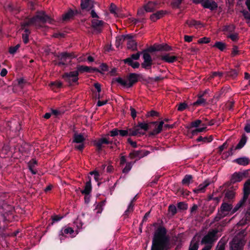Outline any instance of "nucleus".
Segmentation results:
<instances>
[{
    "label": "nucleus",
    "instance_id": "5fc2aeb1",
    "mask_svg": "<svg viewBox=\"0 0 250 250\" xmlns=\"http://www.w3.org/2000/svg\"><path fill=\"white\" fill-rule=\"evenodd\" d=\"M202 126H204V127L199 128H196L195 129L192 131L191 133L192 135H197L198 133L203 132L206 130L207 127L206 126V125L205 124H202Z\"/></svg>",
    "mask_w": 250,
    "mask_h": 250
},
{
    "label": "nucleus",
    "instance_id": "13d9d810",
    "mask_svg": "<svg viewBox=\"0 0 250 250\" xmlns=\"http://www.w3.org/2000/svg\"><path fill=\"white\" fill-rule=\"evenodd\" d=\"M168 210L172 216L174 215L177 213L176 207L174 205H170L168 207Z\"/></svg>",
    "mask_w": 250,
    "mask_h": 250
},
{
    "label": "nucleus",
    "instance_id": "052dcab7",
    "mask_svg": "<svg viewBox=\"0 0 250 250\" xmlns=\"http://www.w3.org/2000/svg\"><path fill=\"white\" fill-rule=\"evenodd\" d=\"M20 47V44H18L15 46H11L9 47V52L11 54H14L17 52V50L19 49Z\"/></svg>",
    "mask_w": 250,
    "mask_h": 250
},
{
    "label": "nucleus",
    "instance_id": "6e6552de",
    "mask_svg": "<svg viewBox=\"0 0 250 250\" xmlns=\"http://www.w3.org/2000/svg\"><path fill=\"white\" fill-rule=\"evenodd\" d=\"M232 208V205L231 204L227 203H223L221 206L220 209L218 210V213L217 216L215 217V221H219L222 217L226 215V212L229 211L231 212Z\"/></svg>",
    "mask_w": 250,
    "mask_h": 250
},
{
    "label": "nucleus",
    "instance_id": "e433bc0d",
    "mask_svg": "<svg viewBox=\"0 0 250 250\" xmlns=\"http://www.w3.org/2000/svg\"><path fill=\"white\" fill-rule=\"evenodd\" d=\"M235 29V26L233 24H229V25H224L223 27L222 28V31L224 32V34H226V33H233L234 32Z\"/></svg>",
    "mask_w": 250,
    "mask_h": 250
},
{
    "label": "nucleus",
    "instance_id": "a19ab883",
    "mask_svg": "<svg viewBox=\"0 0 250 250\" xmlns=\"http://www.w3.org/2000/svg\"><path fill=\"white\" fill-rule=\"evenodd\" d=\"M125 37L124 35H119L116 37L115 46L117 48H119L120 47V46L123 44V43L125 42Z\"/></svg>",
    "mask_w": 250,
    "mask_h": 250
},
{
    "label": "nucleus",
    "instance_id": "8fccbe9b",
    "mask_svg": "<svg viewBox=\"0 0 250 250\" xmlns=\"http://www.w3.org/2000/svg\"><path fill=\"white\" fill-rule=\"evenodd\" d=\"M226 44L221 42H216L213 45V47H216L221 51H223L226 49Z\"/></svg>",
    "mask_w": 250,
    "mask_h": 250
},
{
    "label": "nucleus",
    "instance_id": "ddd939ff",
    "mask_svg": "<svg viewBox=\"0 0 250 250\" xmlns=\"http://www.w3.org/2000/svg\"><path fill=\"white\" fill-rule=\"evenodd\" d=\"M76 71L78 72L79 74V73H93L94 72H97L102 73V71H101L100 69L96 67H92L91 66H88L86 65H77L76 67Z\"/></svg>",
    "mask_w": 250,
    "mask_h": 250
},
{
    "label": "nucleus",
    "instance_id": "a18cd8bd",
    "mask_svg": "<svg viewBox=\"0 0 250 250\" xmlns=\"http://www.w3.org/2000/svg\"><path fill=\"white\" fill-rule=\"evenodd\" d=\"M137 43L134 40L127 41V47L129 49H131L132 51L137 50Z\"/></svg>",
    "mask_w": 250,
    "mask_h": 250
},
{
    "label": "nucleus",
    "instance_id": "72a5a7b5",
    "mask_svg": "<svg viewBox=\"0 0 250 250\" xmlns=\"http://www.w3.org/2000/svg\"><path fill=\"white\" fill-rule=\"evenodd\" d=\"M92 7L93 5H91L90 0H81V7L82 9H87L89 10Z\"/></svg>",
    "mask_w": 250,
    "mask_h": 250
},
{
    "label": "nucleus",
    "instance_id": "c9c22d12",
    "mask_svg": "<svg viewBox=\"0 0 250 250\" xmlns=\"http://www.w3.org/2000/svg\"><path fill=\"white\" fill-rule=\"evenodd\" d=\"M10 194L8 192H0V205L3 202L10 203V201H8Z\"/></svg>",
    "mask_w": 250,
    "mask_h": 250
},
{
    "label": "nucleus",
    "instance_id": "aec40b11",
    "mask_svg": "<svg viewBox=\"0 0 250 250\" xmlns=\"http://www.w3.org/2000/svg\"><path fill=\"white\" fill-rule=\"evenodd\" d=\"M74 232V230L72 228L70 227H67V228H62L61 230L60 231L59 233V239L61 241V242L62 241V240L64 239V238L66 237V234H72Z\"/></svg>",
    "mask_w": 250,
    "mask_h": 250
},
{
    "label": "nucleus",
    "instance_id": "5701e85b",
    "mask_svg": "<svg viewBox=\"0 0 250 250\" xmlns=\"http://www.w3.org/2000/svg\"><path fill=\"white\" fill-rule=\"evenodd\" d=\"M166 11L164 10H159L157 11L156 13L152 14L150 17V20L153 21H156L157 20L160 19L163 17L166 14Z\"/></svg>",
    "mask_w": 250,
    "mask_h": 250
},
{
    "label": "nucleus",
    "instance_id": "58836bf2",
    "mask_svg": "<svg viewBox=\"0 0 250 250\" xmlns=\"http://www.w3.org/2000/svg\"><path fill=\"white\" fill-rule=\"evenodd\" d=\"M136 127H138L139 131H142V129L144 131H147L149 129V125L147 123L145 122H138V125H135Z\"/></svg>",
    "mask_w": 250,
    "mask_h": 250
},
{
    "label": "nucleus",
    "instance_id": "2f4dec72",
    "mask_svg": "<svg viewBox=\"0 0 250 250\" xmlns=\"http://www.w3.org/2000/svg\"><path fill=\"white\" fill-rule=\"evenodd\" d=\"M173 191L176 192V194L178 196H182L186 197L189 195V192L185 188H173Z\"/></svg>",
    "mask_w": 250,
    "mask_h": 250
},
{
    "label": "nucleus",
    "instance_id": "c756f323",
    "mask_svg": "<svg viewBox=\"0 0 250 250\" xmlns=\"http://www.w3.org/2000/svg\"><path fill=\"white\" fill-rule=\"evenodd\" d=\"M234 162L242 166H247L250 163V160L248 157H243L234 160Z\"/></svg>",
    "mask_w": 250,
    "mask_h": 250
},
{
    "label": "nucleus",
    "instance_id": "2eb2a0df",
    "mask_svg": "<svg viewBox=\"0 0 250 250\" xmlns=\"http://www.w3.org/2000/svg\"><path fill=\"white\" fill-rule=\"evenodd\" d=\"M150 153V152L146 150H133L131 151L129 154V157L133 159L136 157L141 159L145 156H147Z\"/></svg>",
    "mask_w": 250,
    "mask_h": 250
},
{
    "label": "nucleus",
    "instance_id": "a878e982",
    "mask_svg": "<svg viewBox=\"0 0 250 250\" xmlns=\"http://www.w3.org/2000/svg\"><path fill=\"white\" fill-rule=\"evenodd\" d=\"M128 136H135L137 135H144L145 133L142 131H139L138 127H136L135 126L133 128H130L128 129Z\"/></svg>",
    "mask_w": 250,
    "mask_h": 250
},
{
    "label": "nucleus",
    "instance_id": "4468645a",
    "mask_svg": "<svg viewBox=\"0 0 250 250\" xmlns=\"http://www.w3.org/2000/svg\"><path fill=\"white\" fill-rule=\"evenodd\" d=\"M144 62L141 63L142 68L145 69H150L152 64V60L150 55L146 52L143 54Z\"/></svg>",
    "mask_w": 250,
    "mask_h": 250
},
{
    "label": "nucleus",
    "instance_id": "412c9836",
    "mask_svg": "<svg viewBox=\"0 0 250 250\" xmlns=\"http://www.w3.org/2000/svg\"><path fill=\"white\" fill-rule=\"evenodd\" d=\"M85 138L83 135L82 133H78L75 132L73 136V143H84Z\"/></svg>",
    "mask_w": 250,
    "mask_h": 250
},
{
    "label": "nucleus",
    "instance_id": "ea45409f",
    "mask_svg": "<svg viewBox=\"0 0 250 250\" xmlns=\"http://www.w3.org/2000/svg\"><path fill=\"white\" fill-rule=\"evenodd\" d=\"M226 76L232 79H235L238 74V71L236 69H230L229 71L225 72Z\"/></svg>",
    "mask_w": 250,
    "mask_h": 250
},
{
    "label": "nucleus",
    "instance_id": "680f3d73",
    "mask_svg": "<svg viewBox=\"0 0 250 250\" xmlns=\"http://www.w3.org/2000/svg\"><path fill=\"white\" fill-rule=\"evenodd\" d=\"M177 110L179 111H183L188 107V104L186 103H181L177 105Z\"/></svg>",
    "mask_w": 250,
    "mask_h": 250
},
{
    "label": "nucleus",
    "instance_id": "4be33fe9",
    "mask_svg": "<svg viewBox=\"0 0 250 250\" xmlns=\"http://www.w3.org/2000/svg\"><path fill=\"white\" fill-rule=\"evenodd\" d=\"M157 5V2L149 1L146 4L144 5V8L146 12H151L155 9Z\"/></svg>",
    "mask_w": 250,
    "mask_h": 250
},
{
    "label": "nucleus",
    "instance_id": "49530a36",
    "mask_svg": "<svg viewBox=\"0 0 250 250\" xmlns=\"http://www.w3.org/2000/svg\"><path fill=\"white\" fill-rule=\"evenodd\" d=\"M250 194V188H243V195L240 201L245 204Z\"/></svg>",
    "mask_w": 250,
    "mask_h": 250
},
{
    "label": "nucleus",
    "instance_id": "3c124183",
    "mask_svg": "<svg viewBox=\"0 0 250 250\" xmlns=\"http://www.w3.org/2000/svg\"><path fill=\"white\" fill-rule=\"evenodd\" d=\"M245 205V204L243 203L242 201H240L234 207V208H232L231 211L230 213V215H232L235 213L236 211H237L239 208H240L241 207L244 206Z\"/></svg>",
    "mask_w": 250,
    "mask_h": 250
},
{
    "label": "nucleus",
    "instance_id": "39448f33",
    "mask_svg": "<svg viewBox=\"0 0 250 250\" xmlns=\"http://www.w3.org/2000/svg\"><path fill=\"white\" fill-rule=\"evenodd\" d=\"M62 78L69 86L79 84V73L76 70L64 72L62 75Z\"/></svg>",
    "mask_w": 250,
    "mask_h": 250
},
{
    "label": "nucleus",
    "instance_id": "9d476101",
    "mask_svg": "<svg viewBox=\"0 0 250 250\" xmlns=\"http://www.w3.org/2000/svg\"><path fill=\"white\" fill-rule=\"evenodd\" d=\"M220 188H214L212 194L208 196V200H213L215 201V205L212 207L210 213H212L215 209V206L219 203L222 197L223 191L221 190L219 191Z\"/></svg>",
    "mask_w": 250,
    "mask_h": 250
},
{
    "label": "nucleus",
    "instance_id": "20e7f679",
    "mask_svg": "<svg viewBox=\"0 0 250 250\" xmlns=\"http://www.w3.org/2000/svg\"><path fill=\"white\" fill-rule=\"evenodd\" d=\"M141 75L135 73H130L127 76L128 83L121 77L115 78L112 79V83H117L124 87L130 88L138 82Z\"/></svg>",
    "mask_w": 250,
    "mask_h": 250
},
{
    "label": "nucleus",
    "instance_id": "0eeeda50",
    "mask_svg": "<svg viewBox=\"0 0 250 250\" xmlns=\"http://www.w3.org/2000/svg\"><path fill=\"white\" fill-rule=\"evenodd\" d=\"M218 232V230L216 229H213L211 231H209L207 234L205 235L202 239V244H208L211 245L215 242L217 237H216V234Z\"/></svg>",
    "mask_w": 250,
    "mask_h": 250
},
{
    "label": "nucleus",
    "instance_id": "bf43d9fd",
    "mask_svg": "<svg viewBox=\"0 0 250 250\" xmlns=\"http://www.w3.org/2000/svg\"><path fill=\"white\" fill-rule=\"evenodd\" d=\"M133 209L134 208L132 207V204H129L127 209L125 211L124 214L123 215L125 218L127 217L129 213H130L131 212H132L133 211Z\"/></svg>",
    "mask_w": 250,
    "mask_h": 250
},
{
    "label": "nucleus",
    "instance_id": "c85d7f7f",
    "mask_svg": "<svg viewBox=\"0 0 250 250\" xmlns=\"http://www.w3.org/2000/svg\"><path fill=\"white\" fill-rule=\"evenodd\" d=\"M193 177L191 175L186 174L183 178L182 183L185 186H188L190 183L193 182Z\"/></svg>",
    "mask_w": 250,
    "mask_h": 250
},
{
    "label": "nucleus",
    "instance_id": "bb28decb",
    "mask_svg": "<svg viewBox=\"0 0 250 250\" xmlns=\"http://www.w3.org/2000/svg\"><path fill=\"white\" fill-rule=\"evenodd\" d=\"M164 124V121L160 122L158 125L155 126V127L153 130V131H152L149 133V135L150 136H154L156 134L160 133L162 130V128H163Z\"/></svg>",
    "mask_w": 250,
    "mask_h": 250
},
{
    "label": "nucleus",
    "instance_id": "864d4df0",
    "mask_svg": "<svg viewBox=\"0 0 250 250\" xmlns=\"http://www.w3.org/2000/svg\"><path fill=\"white\" fill-rule=\"evenodd\" d=\"M202 123V121L200 120H196L190 123V125L189 126H188L187 127V128L190 129L193 127H197L199 126V125H200Z\"/></svg>",
    "mask_w": 250,
    "mask_h": 250
},
{
    "label": "nucleus",
    "instance_id": "f03ea898",
    "mask_svg": "<svg viewBox=\"0 0 250 250\" xmlns=\"http://www.w3.org/2000/svg\"><path fill=\"white\" fill-rule=\"evenodd\" d=\"M54 20L48 16L44 11H38L37 14L31 18H26L21 22V29L24 30L26 27L29 26H35L36 27H41L42 24L46 23L53 24Z\"/></svg>",
    "mask_w": 250,
    "mask_h": 250
},
{
    "label": "nucleus",
    "instance_id": "cd10ccee",
    "mask_svg": "<svg viewBox=\"0 0 250 250\" xmlns=\"http://www.w3.org/2000/svg\"><path fill=\"white\" fill-rule=\"evenodd\" d=\"M247 140L248 137L245 134H242L240 140L235 147V149H240L243 147L246 144Z\"/></svg>",
    "mask_w": 250,
    "mask_h": 250
},
{
    "label": "nucleus",
    "instance_id": "7ed1b4c3",
    "mask_svg": "<svg viewBox=\"0 0 250 250\" xmlns=\"http://www.w3.org/2000/svg\"><path fill=\"white\" fill-rule=\"evenodd\" d=\"M14 207L9 203L3 202L0 205V217L3 222L12 221L14 219Z\"/></svg>",
    "mask_w": 250,
    "mask_h": 250
},
{
    "label": "nucleus",
    "instance_id": "f257e3e1",
    "mask_svg": "<svg viewBox=\"0 0 250 250\" xmlns=\"http://www.w3.org/2000/svg\"><path fill=\"white\" fill-rule=\"evenodd\" d=\"M170 240L167 230L163 226H159L154 233L150 250H169Z\"/></svg>",
    "mask_w": 250,
    "mask_h": 250
},
{
    "label": "nucleus",
    "instance_id": "7c9ffc66",
    "mask_svg": "<svg viewBox=\"0 0 250 250\" xmlns=\"http://www.w3.org/2000/svg\"><path fill=\"white\" fill-rule=\"evenodd\" d=\"M6 10L9 11L14 14H17L20 12L19 9L15 6L14 4L12 3H9L4 6Z\"/></svg>",
    "mask_w": 250,
    "mask_h": 250
},
{
    "label": "nucleus",
    "instance_id": "9b49d317",
    "mask_svg": "<svg viewBox=\"0 0 250 250\" xmlns=\"http://www.w3.org/2000/svg\"><path fill=\"white\" fill-rule=\"evenodd\" d=\"M106 23L102 20L93 19L91 21V27L95 34H100L103 31L104 26Z\"/></svg>",
    "mask_w": 250,
    "mask_h": 250
},
{
    "label": "nucleus",
    "instance_id": "603ef678",
    "mask_svg": "<svg viewBox=\"0 0 250 250\" xmlns=\"http://www.w3.org/2000/svg\"><path fill=\"white\" fill-rule=\"evenodd\" d=\"M199 248V243L198 241H195L193 239L190 244L188 250H198Z\"/></svg>",
    "mask_w": 250,
    "mask_h": 250
},
{
    "label": "nucleus",
    "instance_id": "f3484780",
    "mask_svg": "<svg viewBox=\"0 0 250 250\" xmlns=\"http://www.w3.org/2000/svg\"><path fill=\"white\" fill-rule=\"evenodd\" d=\"M173 53H166L163 55H161L160 59L162 61L167 62V63H173L176 61L178 59V56L174 55H171Z\"/></svg>",
    "mask_w": 250,
    "mask_h": 250
},
{
    "label": "nucleus",
    "instance_id": "473e14b6",
    "mask_svg": "<svg viewBox=\"0 0 250 250\" xmlns=\"http://www.w3.org/2000/svg\"><path fill=\"white\" fill-rule=\"evenodd\" d=\"M224 192L225 195V198L226 200H231L233 199L235 195V192L233 190H229V188L224 190Z\"/></svg>",
    "mask_w": 250,
    "mask_h": 250
},
{
    "label": "nucleus",
    "instance_id": "338daca9",
    "mask_svg": "<svg viewBox=\"0 0 250 250\" xmlns=\"http://www.w3.org/2000/svg\"><path fill=\"white\" fill-rule=\"evenodd\" d=\"M210 41V40L209 38H207L206 37L200 38L198 40V42L200 44L203 43H209Z\"/></svg>",
    "mask_w": 250,
    "mask_h": 250
},
{
    "label": "nucleus",
    "instance_id": "6ab92c4d",
    "mask_svg": "<svg viewBox=\"0 0 250 250\" xmlns=\"http://www.w3.org/2000/svg\"><path fill=\"white\" fill-rule=\"evenodd\" d=\"M108 139L106 138L103 137L94 141V145L97 147V150L99 151L102 150L103 145H108Z\"/></svg>",
    "mask_w": 250,
    "mask_h": 250
},
{
    "label": "nucleus",
    "instance_id": "37998d69",
    "mask_svg": "<svg viewBox=\"0 0 250 250\" xmlns=\"http://www.w3.org/2000/svg\"><path fill=\"white\" fill-rule=\"evenodd\" d=\"M207 104V101L205 99L203 98L202 96L198 95V99L197 101L193 103L194 106H198L200 105H205Z\"/></svg>",
    "mask_w": 250,
    "mask_h": 250
},
{
    "label": "nucleus",
    "instance_id": "e2e57ef3",
    "mask_svg": "<svg viewBox=\"0 0 250 250\" xmlns=\"http://www.w3.org/2000/svg\"><path fill=\"white\" fill-rule=\"evenodd\" d=\"M140 54H141L140 52H138L136 54H132L130 57L126 58L125 59H131V60H132L133 61V60H138L140 58Z\"/></svg>",
    "mask_w": 250,
    "mask_h": 250
},
{
    "label": "nucleus",
    "instance_id": "4d7b16f0",
    "mask_svg": "<svg viewBox=\"0 0 250 250\" xmlns=\"http://www.w3.org/2000/svg\"><path fill=\"white\" fill-rule=\"evenodd\" d=\"M133 163L132 162H128L126 164L125 167L123 169V172L126 173L128 172L132 167Z\"/></svg>",
    "mask_w": 250,
    "mask_h": 250
},
{
    "label": "nucleus",
    "instance_id": "393cba45",
    "mask_svg": "<svg viewBox=\"0 0 250 250\" xmlns=\"http://www.w3.org/2000/svg\"><path fill=\"white\" fill-rule=\"evenodd\" d=\"M38 165V161L35 159H32L28 163V167L31 172L33 174H36L37 171L35 169L36 166Z\"/></svg>",
    "mask_w": 250,
    "mask_h": 250
},
{
    "label": "nucleus",
    "instance_id": "a211bd4d",
    "mask_svg": "<svg viewBox=\"0 0 250 250\" xmlns=\"http://www.w3.org/2000/svg\"><path fill=\"white\" fill-rule=\"evenodd\" d=\"M203 7L204 8L209 9L211 11H214L217 9L218 5L213 0H205L203 3Z\"/></svg>",
    "mask_w": 250,
    "mask_h": 250
},
{
    "label": "nucleus",
    "instance_id": "6e6d98bb",
    "mask_svg": "<svg viewBox=\"0 0 250 250\" xmlns=\"http://www.w3.org/2000/svg\"><path fill=\"white\" fill-rule=\"evenodd\" d=\"M62 218V216L58 215L52 216V222L49 224V226L53 225L55 222L60 221Z\"/></svg>",
    "mask_w": 250,
    "mask_h": 250
},
{
    "label": "nucleus",
    "instance_id": "4c0bfd02",
    "mask_svg": "<svg viewBox=\"0 0 250 250\" xmlns=\"http://www.w3.org/2000/svg\"><path fill=\"white\" fill-rule=\"evenodd\" d=\"M186 23L189 27L195 26L196 28H198L199 26H202L203 24L201 21L192 20L190 21H187Z\"/></svg>",
    "mask_w": 250,
    "mask_h": 250
},
{
    "label": "nucleus",
    "instance_id": "1a4fd4ad",
    "mask_svg": "<svg viewBox=\"0 0 250 250\" xmlns=\"http://www.w3.org/2000/svg\"><path fill=\"white\" fill-rule=\"evenodd\" d=\"M249 177L250 176L249 174V171L245 170L243 172H235L231 176L229 186L241 181L244 178Z\"/></svg>",
    "mask_w": 250,
    "mask_h": 250
},
{
    "label": "nucleus",
    "instance_id": "79ce46f5",
    "mask_svg": "<svg viewBox=\"0 0 250 250\" xmlns=\"http://www.w3.org/2000/svg\"><path fill=\"white\" fill-rule=\"evenodd\" d=\"M165 50V51H170L171 50V47L168 46L167 44H160L158 45V47L155 49L154 48H151L150 49L151 51H154L155 50Z\"/></svg>",
    "mask_w": 250,
    "mask_h": 250
},
{
    "label": "nucleus",
    "instance_id": "f8f14e48",
    "mask_svg": "<svg viewBox=\"0 0 250 250\" xmlns=\"http://www.w3.org/2000/svg\"><path fill=\"white\" fill-rule=\"evenodd\" d=\"M244 245L242 239L234 237L230 243V250H243Z\"/></svg>",
    "mask_w": 250,
    "mask_h": 250
},
{
    "label": "nucleus",
    "instance_id": "dca6fc26",
    "mask_svg": "<svg viewBox=\"0 0 250 250\" xmlns=\"http://www.w3.org/2000/svg\"><path fill=\"white\" fill-rule=\"evenodd\" d=\"M79 13L77 10H73L69 9L67 12L62 15V20L63 21H68L71 19H73L75 16Z\"/></svg>",
    "mask_w": 250,
    "mask_h": 250
},
{
    "label": "nucleus",
    "instance_id": "09e8293b",
    "mask_svg": "<svg viewBox=\"0 0 250 250\" xmlns=\"http://www.w3.org/2000/svg\"><path fill=\"white\" fill-rule=\"evenodd\" d=\"M213 140V136L212 135L209 136V137H203L202 136H199L196 140L197 142H203L205 143H210Z\"/></svg>",
    "mask_w": 250,
    "mask_h": 250
},
{
    "label": "nucleus",
    "instance_id": "0e129e2a",
    "mask_svg": "<svg viewBox=\"0 0 250 250\" xmlns=\"http://www.w3.org/2000/svg\"><path fill=\"white\" fill-rule=\"evenodd\" d=\"M227 38L230 39L233 42H236L239 39V36L237 33L230 34L227 36Z\"/></svg>",
    "mask_w": 250,
    "mask_h": 250
},
{
    "label": "nucleus",
    "instance_id": "c03bdc74",
    "mask_svg": "<svg viewBox=\"0 0 250 250\" xmlns=\"http://www.w3.org/2000/svg\"><path fill=\"white\" fill-rule=\"evenodd\" d=\"M24 32V33L22 34V38L23 42L25 44H27L29 42V36L31 33V31L28 28H25Z\"/></svg>",
    "mask_w": 250,
    "mask_h": 250
},
{
    "label": "nucleus",
    "instance_id": "de8ad7c7",
    "mask_svg": "<svg viewBox=\"0 0 250 250\" xmlns=\"http://www.w3.org/2000/svg\"><path fill=\"white\" fill-rule=\"evenodd\" d=\"M214 179V178H213V179H206L203 183L200 184L198 188H207L208 186L211 185L212 184H213V183L215 181L213 180Z\"/></svg>",
    "mask_w": 250,
    "mask_h": 250
},
{
    "label": "nucleus",
    "instance_id": "423d86ee",
    "mask_svg": "<svg viewBox=\"0 0 250 250\" xmlns=\"http://www.w3.org/2000/svg\"><path fill=\"white\" fill-rule=\"evenodd\" d=\"M91 176L87 177V179L85 183V185L83 188H92L91 181L93 180L97 184V186H99L100 182L99 180L101 177L100 172L98 171L94 170L89 172Z\"/></svg>",
    "mask_w": 250,
    "mask_h": 250
},
{
    "label": "nucleus",
    "instance_id": "69168bd1",
    "mask_svg": "<svg viewBox=\"0 0 250 250\" xmlns=\"http://www.w3.org/2000/svg\"><path fill=\"white\" fill-rule=\"evenodd\" d=\"M79 145H75L74 148L75 149L82 152L85 147L84 143H78Z\"/></svg>",
    "mask_w": 250,
    "mask_h": 250
},
{
    "label": "nucleus",
    "instance_id": "f704fd0d",
    "mask_svg": "<svg viewBox=\"0 0 250 250\" xmlns=\"http://www.w3.org/2000/svg\"><path fill=\"white\" fill-rule=\"evenodd\" d=\"M125 64L131 66L133 68H138L140 66V63L137 62H133L131 59H124L123 60Z\"/></svg>",
    "mask_w": 250,
    "mask_h": 250
},
{
    "label": "nucleus",
    "instance_id": "774afa93",
    "mask_svg": "<svg viewBox=\"0 0 250 250\" xmlns=\"http://www.w3.org/2000/svg\"><path fill=\"white\" fill-rule=\"evenodd\" d=\"M240 54V51L238 50V47L236 45H233L231 55L232 57H234Z\"/></svg>",
    "mask_w": 250,
    "mask_h": 250
},
{
    "label": "nucleus",
    "instance_id": "b1692460",
    "mask_svg": "<svg viewBox=\"0 0 250 250\" xmlns=\"http://www.w3.org/2000/svg\"><path fill=\"white\" fill-rule=\"evenodd\" d=\"M92 188H84L81 190V192L84 195V203L88 204L90 201Z\"/></svg>",
    "mask_w": 250,
    "mask_h": 250
}]
</instances>
